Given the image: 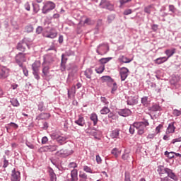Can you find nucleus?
<instances>
[{"instance_id":"obj_1","label":"nucleus","mask_w":181,"mask_h":181,"mask_svg":"<svg viewBox=\"0 0 181 181\" xmlns=\"http://www.w3.org/2000/svg\"><path fill=\"white\" fill-rule=\"evenodd\" d=\"M149 125V122L148 121L146 122H134L133 124V127L137 129V133L139 135H144L145 134V128Z\"/></svg>"},{"instance_id":"obj_2","label":"nucleus","mask_w":181,"mask_h":181,"mask_svg":"<svg viewBox=\"0 0 181 181\" xmlns=\"http://www.w3.org/2000/svg\"><path fill=\"white\" fill-rule=\"evenodd\" d=\"M56 8V4L52 1H46L44 3V6L42 8V12L44 15H46L50 11H53Z\"/></svg>"},{"instance_id":"obj_3","label":"nucleus","mask_w":181,"mask_h":181,"mask_svg":"<svg viewBox=\"0 0 181 181\" xmlns=\"http://www.w3.org/2000/svg\"><path fill=\"white\" fill-rule=\"evenodd\" d=\"M15 60L19 67H23V63L26 62V54L19 52L16 55Z\"/></svg>"},{"instance_id":"obj_4","label":"nucleus","mask_w":181,"mask_h":181,"mask_svg":"<svg viewBox=\"0 0 181 181\" xmlns=\"http://www.w3.org/2000/svg\"><path fill=\"white\" fill-rule=\"evenodd\" d=\"M110 50V47L107 44L100 45L97 48V53L100 56H104V54H107L108 51Z\"/></svg>"},{"instance_id":"obj_5","label":"nucleus","mask_w":181,"mask_h":181,"mask_svg":"<svg viewBox=\"0 0 181 181\" xmlns=\"http://www.w3.org/2000/svg\"><path fill=\"white\" fill-rule=\"evenodd\" d=\"M42 35L44 37H47L48 39H54L55 37H57V32L54 28L44 31Z\"/></svg>"},{"instance_id":"obj_6","label":"nucleus","mask_w":181,"mask_h":181,"mask_svg":"<svg viewBox=\"0 0 181 181\" xmlns=\"http://www.w3.org/2000/svg\"><path fill=\"white\" fill-rule=\"evenodd\" d=\"M52 139H56L57 142L59 144V145H63L66 142V137L63 136H60L58 134L54 133L51 135Z\"/></svg>"},{"instance_id":"obj_7","label":"nucleus","mask_w":181,"mask_h":181,"mask_svg":"<svg viewBox=\"0 0 181 181\" xmlns=\"http://www.w3.org/2000/svg\"><path fill=\"white\" fill-rule=\"evenodd\" d=\"M100 6H101V8L108 9V11H114V5L110 3L107 0H101Z\"/></svg>"},{"instance_id":"obj_8","label":"nucleus","mask_w":181,"mask_h":181,"mask_svg":"<svg viewBox=\"0 0 181 181\" xmlns=\"http://www.w3.org/2000/svg\"><path fill=\"white\" fill-rule=\"evenodd\" d=\"M128 73H129V70L127 68H120L119 74L122 81H125V80H127V77H128Z\"/></svg>"},{"instance_id":"obj_9","label":"nucleus","mask_w":181,"mask_h":181,"mask_svg":"<svg viewBox=\"0 0 181 181\" xmlns=\"http://www.w3.org/2000/svg\"><path fill=\"white\" fill-rule=\"evenodd\" d=\"M11 181H21V172L13 169L11 172Z\"/></svg>"},{"instance_id":"obj_10","label":"nucleus","mask_w":181,"mask_h":181,"mask_svg":"<svg viewBox=\"0 0 181 181\" xmlns=\"http://www.w3.org/2000/svg\"><path fill=\"white\" fill-rule=\"evenodd\" d=\"M50 65L42 64V77H47L50 74Z\"/></svg>"},{"instance_id":"obj_11","label":"nucleus","mask_w":181,"mask_h":181,"mask_svg":"<svg viewBox=\"0 0 181 181\" xmlns=\"http://www.w3.org/2000/svg\"><path fill=\"white\" fill-rule=\"evenodd\" d=\"M71 181H78V171L76 169L71 171Z\"/></svg>"},{"instance_id":"obj_12","label":"nucleus","mask_w":181,"mask_h":181,"mask_svg":"<svg viewBox=\"0 0 181 181\" xmlns=\"http://www.w3.org/2000/svg\"><path fill=\"white\" fill-rule=\"evenodd\" d=\"M53 63V57L50 55H45L44 56V62L42 64H45L47 66H50Z\"/></svg>"},{"instance_id":"obj_13","label":"nucleus","mask_w":181,"mask_h":181,"mask_svg":"<svg viewBox=\"0 0 181 181\" xmlns=\"http://www.w3.org/2000/svg\"><path fill=\"white\" fill-rule=\"evenodd\" d=\"M7 71L6 67L0 65V78H6L8 77Z\"/></svg>"},{"instance_id":"obj_14","label":"nucleus","mask_w":181,"mask_h":181,"mask_svg":"<svg viewBox=\"0 0 181 181\" xmlns=\"http://www.w3.org/2000/svg\"><path fill=\"white\" fill-rule=\"evenodd\" d=\"M166 173L168 177H170V179H173V180L177 181V176L175 175L173 170L168 168V170H166Z\"/></svg>"},{"instance_id":"obj_15","label":"nucleus","mask_w":181,"mask_h":181,"mask_svg":"<svg viewBox=\"0 0 181 181\" xmlns=\"http://www.w3.org/2000/svg\"><path fill=\"white\" fill-rule=\"evenodd\" d=\"M175 53H176V48H172L171 49H166L165 51V54H166V56H168V57H166V59H168V60L170 59V57H172V56H173V54H175Z\"/></svg>"},{"instance_id":"obj_16","label":"nucleus","mask_w":181,"mask_h":181,"mask_svg":"<svg viewBox=\"0 0 181 181\" xmlns=\"http://www.w3.org/2000/svg\"><path fill=\"white\" fill-rule=\"evenodd\" d=\"M75 124L79 125V127H84V125H86V120L84 117L79 116L78 119L75 121Z\"/></svg>"},{"instance_id":"obj_17","label":"nucleus","mask_w":181,"mask_h":181,"mask_svg":"<svg viewBox=\"0 0 181 181\" xmlns=\"http://www.w3.org/2000/svg\"><path fill=\"white\" fill-rule=\"evenodd\" d=\"M40 66H41L40 61H35L32 64L33 71H39V70L40 69Z\"/></svg>"},{"instance_id":"obj_18","label":"nucleus","mask_w":181,"mask_h":181,"mask_svg":"<svg viewBox=\"0 0 181 181\" xmlns=\"http://www.w3.org/2000/svg\"><path fill=\"white\" fill-rule=\"evenodd\" d=\"M152 11H156L153 4L148 5L144 8V12L148 15H151V12H152Z\"/></svg>"},{"instance_id":"obj_19","label":"nucleus","mask_w":181,"mask_h":181,"mask_svg":"<svg viewBox=\"0 0 181 181\" xmlns=\"http://www.w3.org/2000/svg\"><path fill=\"white\" fill-rule=\"evenodd\" d=\"M57 156H62V158H65L66 156H69L70 153H68L67 150L61 149L57 152Z\"/></svg>"},{"instance_id":"obj_20","label":"nucleus","mask_w":181,"mask_h":181,"mask_svg":"<svg viewBox=\"0 0 181 181\" xmlns=\"http://www.w3.org/2000/svg\"><path fill=\"white\" fill-rule=\"evenodd\" d=\"M175 129H176V127H175V122L170 123L167 128L166 134H173Z\"/></svg>"},{"instance_id":"obj_21","label":"nucleus","mask_w":181,"mask_h":181,"mask_svg":"<svg viewBox=\"0 0 181 181\" xmlns=\"http://www.w3.org/2000/svg\"><path fill=\"white\" fill-rule=\"evenodd\" d=\"M138 103V100L134 96L129 97V99L127 100L128 105H134V104Z\"/></svg>"},{"instance_id":"obj_22","label":"nucleus","mask_w":181,"mask_h":181,"mask_svg":"<svg viewBox=\"0 0 181 181\" xmlns=\"http://www.w3.org/2000/svg\"><path fill=\"white\" fill-rule=\"evenodd\" d=\"M119 115L122 117H128V115H131V110L129 109H124L119 112Z\"/></svg>"},{"instance_id":"obj_23","label":"nucleus","mask_w":181,"mask_h":181,"mask_svg":"<svg viewBox=\"0 0 181 181\" xmlns=\"http://www.w3.org/2000/svg\"><path fill=\"white\" fill-rule=\"evenodd\" d=\"M168 62V58H166V57H159L157 58L154 62L156 63V64H162L165 62Z\"/></svg>"},{"instance_id":"obj_24","label":"nucleus","mask_w":181,"mask_h":181,"mask_svg":"<svg viewBox=\"0 0 181 181\" xmlns=\"http://www.w3.org/2000/svg\"><path fill=\"white\" fill-rule=\"evenodd\" d=\"M119 62H121L122 63H131L132 62V59H130L129 58L122 55L118 59Z\"/></svg>"},{"instance_id":"obj_25","label":"nucleus","mask_w":181,"mask_h":181,"mask_svg":"<svg viewBox=\"0 0 181 181\" xmlns=\"http://www.w3.org/2000/svg\"><path fill=\"white\" fill-rule=\"evenodd\" d=\"M25 42L26 40H23V42L18 44L17 45L18 50H21V52H25V46L27 45Z\"/></svg>"},{"instance_id":"obj_26","label":"nucleus","mask_w":181,"mask_h":181,"mask_svg":"<svg viewBox=\"0 0 181 181\" xmlns=\"http://www.w3.org/2000/svg\"><path fill=\"white\" fill-rule=\"evenodd\" d=\"M90 119L93 122V125H97V122H98V117L97 116V114L92 113L90 115Z\"/></svg>"},{"instance_id":"obj_27","label":"nucleus","mask_w":181,"mask_h":181,"mask_svg":"<svg viewBox=\"0 0 181 181\" xmlns=\"http://www.w3.org/2000/svg\"><path fill=\"white\" fill-rule=\"evenodd\" d=\"M119 136V129H116L113 131H112L110 134V136L114 139L115 138H118Z\"/></svg>"},{"instance_id":"obj_28","label":"nucleus","mask_w":181,"mask_h":181,"mask_svg":"<svg viewBox=\"0 0 181 181\" xmlns=\"http://www.w3.org/2000/svg\"><path fill=\"white\" fill-rule=\"evenodd\" d=\"M105 70V66L104 64L99 65L98 67H96L95 71L98 74H101Z\"/></svg>"},{"instance_id":"obj_29","label":"nucleus","mask_w":181,"mask_h":181,"mask_svg":"<svg viewBox=\"0 0 181 181\" xmlns=\"http://www.w3.org/2000/svg\"><path fill=\"white\" fill-rule=\"evenodd\" d=\"M169 170V168H164L163 166H159L157 172H158L159 175L162 176V175H164V173H166V170Z\"/></svg>"},{"instance_id":"obj_30","label":"nucleus","mask_w":181,"mask_h":181,"mask_svg":"<svg viewBox=\"0 0 181 181\" xmlns=\"http://www.w3.org/2000/svg\"><path fill=\"white\" fill-rule=\"evenodd\" d=\"M76 94V86L71 88V90H68V97L70 98L71 95H74Z\"/></svg>"},{"instance_id":"obj_31","label":"nucleus","mask_w":181,"mask_h":181,"mask_svg":"<svg viewBox=\"0 0 181 181\" xmlns=\"http://www.w3.org/2000/svg\"><path fill=\"white\" fill-rule=\"evenodd\" d=\"M79 177H80L79 181H87V179H88L87 174L83 172H80Z\"/></svg>"},{"instance_id":"obj_32","label":"nucleus","mask_w":181,"mask_h":181,"mask_svg":"<svg viewBox=\"0 0 181 181\" xmlns=\"http://www.w3.org/2000/svg\"><path fill=\"white\" fill-rule=\"evenodd\" d=\"M112 155H114V156H115V158H118V156H119V155H121V152L119 151H118V148H115L112 150L111 151Z\"/></svg>"},{"instance_id":"obj_33","label":"nucleus","mask_w":181,"mask_h":181,"mask_svg":"<svg viewBox=\"0 0 181 181\" xmlns=\"http://www.w3.org/2000/svg\"><path fill=\"white\" fill-rule=\"evenodd\" d=\"M110 60H112V57H107V58H102L100 59V62L101 63V64H105L107 63H108V62H110Z\"/></svg>"},{"instance_id":"obj_34","label":"nucleus","mask_w":181,"mask_h":181,"mask_svg":"<svg viewBox=\"0 0 181 181\" xmlns=\"http://www.w3.org/2000/svg\"><path fill=\"white\" fill-rule=\"evenodd\" d=\"M164 155H165V156H167V158H169V159H172L173 158H175V152L171 151H165L164 153Z\"/></svg>"},{"instance_id":"obj_35","label":"nucleus","mask_w":181,"mask_h":181,"mask_svg":"<svg viewBox=\"0 0 181 181\" xmlns=\"http://www.w3.org/2000/svg\"><path fill=\"white\" fill-rule=\"evenodd\" d=\"M49 177H50V181H57V180L56 174L53 171L49 172Z\"/></svg>"},{"instance_id":"obj_36","label":"nucleus","mask_w":181,"mask_h":181,"mask_svg":"<svg viewBox=\"0 0 181 181\" xmlns=\"http://www.w3.org/2000/svg\"><path fill=\"white\" fill-rule=\"evenodd\" d=\"M47 152H54L57 150V146H47Z\"/></svg>"},{"instance_id":"obj_37","label":"nucleus","mask_w":181,"mask_h":181,"mask_svg":"<svg viewBox=\"0 0 181 181\" xmlns=\"http://www.w3.org/2000/svg\"><path fill=\"white\" fill-rule=\"evenodd\" d=\"M38 110H39V111H45V110H46V107H45V103H43V102L39 103Z\"/></svg>"},{"instance_id":"obj_38","label":"nucleus","mask_w":181,"mask_h":181,"mask_svg":"<svg viewBox=\"0 0 181 181\" xmlns=\"http://www.w3.org/2000/svg\"><path fill=\"white\" fill-rule=\"evenodd\" d=\"M108 112H110V109L107 107H103L100 110V114H102L103 115H105L106 114H108Z\"/></svg>"},{"instance_id":"obj_39","label":"nucleus","mask_w":181,"mask_h":181,"mask_svg":"<svg viewBox=\"0 0 181 181\" xmlns=\"http://www.w3.org/2000/svg\"><path fill=\"white\" fill-rule=\"evenodd\" d=\"M83 170L84 172H86V173H93V170L91 169V168L87 165L83 166Z\"/></svg>"},{"instance_id":"obj_40","label":"nucleus","mask_w":181,"mask_h":181,"mask_svg":"<svg viewBox=\"0 0 181 181\" xmlns=\"http://www.w3.org/2000/svg\"><path fill=\"white\" fill-rule=\"evenodd\" d=\"M11 103L13 107H19V102L16 99H12Z\"/></svg>"},{"instance_id":"obj_41","label":"nucleus","mask_w":181,"mask_h":181,"mask_svg":"<svg viewBox=\"0 0 181 181\" xmlns=\"http://www.w3.org/2000/svg\"><path fill=\"white\" fill-rule=\"evenodd\" d=\"M173 114L174 117H180V115H181V110L175 109L173 112Z\"/></svg>"},{"instance_id":"obj_42","label":"nucleus","mask_w":181,"mask_h":181,"mask_svg":"<svg viewBox=\"0 0 181 181\" xmlns=\"http://www.w3.org/2000/svg\"><path fill=\"white\" fill-rule=\"evenodd\" d=\"M85 76L87 78H91V70L87 69L85 71Z\"/></svg>"},{"instance_id":"obj_43","label":"nucleus","mask_w":181,"mask_h":181,"mask_svg":"<svg viewBox=\"0 0 181 181\" xmlns=\"http://www.w3.org/2000/svg\"><path fill=\"white\" fill-rule=\"evenodd\" d=\"M25 30L28 33H30L31 32H33V26L32 25H27L25 27Z\"/></svg>"},{"instance_id":"obj_44","label":"nucleus","mask_w":181,"mask_h":181,"mask_svg":"<svg viewBox=\"0 0 181 181\" xmlns=\"http://www.w3.org/2000/svg\"><path fill=\"white\" fill-rule=\"evenodd\" d=\"M152 111H160V107L158 105H154L151 107Z\"/></svg>"},{"instance_id":"obj_45","label":"nucleus","mask_w":181,"mask_h":181,"mask_svg":"<svg viewBox=\"0 0 181 181\" xmlns=\"http://www.w3.org/2000/svg\"><path fill=\"white\" fill-rule=\"evenodd\" d=\"M38 152H40V153L43 152H47V146L40 148Z\"/></svg>"},{"instance_id":"obj_46","label":"nucleus","mask_w":181,"mask_h":181,"mask_svg":"<svg viewBox=\"0 0 181 181\" xmlns=\"http://www.w3.org/2000/svg\"><path fill=\"white\" fill-rule=\"evenodd\" d=\"M117 88H118V86H117V83H113V86L112 88V94H114V93L117 91Z\"/></svg>"},{"instance_id":"obj_47","label":"nucleus","mask_w":181,"mask_h":181,"mask_svg":"<svg viewBox=\"0 0 181 181\" xmlns=\"http://www.w3.org/2000/svg\"><path fill=\"white\" fill-rule=\"evenodd\" d=\"M43 32V28L42 26H38L36 29V33L37 35H40Z\"/></svg>"},{"instance_id":"obj_48","label":"nucleus","mask_w":181,"mask_h":181,"mask_svg":"<svg viewBox=\"0 0 181 181\" xmlns=\"http://www.w3.org/2000/svg\"><path fill=\"white\" fill-rule=\"evenodd\" d=\"M176 142L180 143V146L181 147V138L173 139V141H171V144H176Z\"/></svg>"},{"instance_id":"obj_49","label":"nucleus","mask_w":181,"mask_h":181,"mask_svg":"<svg viewBox=\"0 0 181 181\" xmlns=\"http://www.w3.org/2000/svg\"><path fill=\"white\" fill-rule=\"evenodd\" d=\"M96 162L98 163V165L101 164L103 162V160L101 159V157L100 155H96Z\"/></svg>"},{"instance_id":"obj_50","label":"nucleus","mask_w":181,"mask_h":181,"mask_svg":"<svg viewBox=\"0 0 181 181\" xmlns=\"http://www.w3.org/2000/svg\"><path fill=\"white\" fill-rule=\"evenodd\" d=\"M8 125L14 128V129H18V128H19V126H18V124H16V123L14 122H11L10 124H8Z\"/></svg>"},{"instance_id":"obj_51","label":"nucleus","mask_w":181,"mask_h":181,"mask_svg":"<svg viewBox=\"0 0 181 181\" xmlns=\"http://www.w3.org/2000/svg\"><path fill=\"white\" fill-rule=\"evenodd\" d=\"M148 103V97H144L141 98V103L144 104V105H146Z\"/></svg>"},{"instance_id":"obj_52","label":"nucleus","mask_w":181,"mask_h":181,"mask_svg":"<svg viewBox=\"0 0 181 181\" xmlns=\"http://www.w3.org/2000/svg\"><path fill=\"white\" fill-rule=\"evenodd\" d=\"M162 128H163V124H159V125L156 128V131L157 134H159V132H160V130L162 129Z\"/></svg>"},{"instance_id":"obj_53","label":"nucleus","mask_w":181,"mask_h":181,"mask_svg":"<svg viewBox=\"0 0 181 181\" xmlns=\"http://www.w3.org/2000/svg\"><path fill=\"white\" fill-rule=\"evenodd\" d=\"M33 74L35 76L36 80H39V78H40V76H39V71H33Z\"/></svg>"},{"instance_id":"obj_54","label":"nucleus","mask_w":181,"mask_h":181,"mask_svg":"<svg viewBox=\"0 0 181 181\" xmlns=\"http://www.w3.org/2000/svg\"><path fill=\"white\" fill-rule=\"evenodd\" d=\"M21 69L23 71L24 75L28 76V75L29 74V72L28 71V69H26V67L23 66V67H21Z\"/></svg>"},{"instance_id":"obj_55","label":"nucleus","mask_w":181,"mask_h":181,"mask_svg":"<svg viewBox=\"0 0 181 181\" xmlns=\"http://www.w3.org/2000/svg\"><path fill=\"white\" fill-rule=\"evenodd\" d=\"M129 158V154H128L127 153H125L122 156V158L124 159V160H127V159H128Z\"/></svg>"},{"instance_id":"obj_56","label":"nucleus","mask_w":181,"mask_h":181,"mask_svg":"<svg viewBox=\"0 0 181 181\" xmlns=\"http://www.w3.org/2000/svg\"><path fill=\"white\" fill-rule=\"evenodd\" d=\"M24 8L25 9H26V11H30V4H29L28 2L25 3L24 5Z\"/></svg>"},{"instance_id":"obj_57","label":"nucleus","mask_w":181,"mask_h":181,"mask_svg":"<svg viewBox=\"0 0 181 181\" xmlns=\"http://www.w3.org/2000/svg\"><path fill=\"white\" fill-rule=\"evenodd\" d=\"M69 168H77V163L72 162L69 164Z\"/></svg>"},{"instance_id":"obj_58","label":"nucleus","mask_w":181,"mask_h":181,"mask_svg":"<svg viewBox=\"0 0 181 181\" xmlns=\"http://www.w3.org/2000/svg\"><path fill=\"white\" fill-rule=\"evenodd\" d=\"M33 12L37 13L39 12V6L33 5Z\"/></svg>"},{"instance_id":"obj_59","label":"nucleus","mask_w":181,"mask_h":181,"mask_svg":"<svg viewBox=\"0 0 181 181\" xmlns=\"http://www.w3.org/2000/svg\"><path fill=\"white\" fill-rule=\"evenodd\" d=\"M123 13L124 15H131V13H132V10L131 9L125 10Z\"/></svg>"},{"instance_id":"obj_60","label":"nucleus","mask_w":181,"mask_h":181,"mask_svg":"<svg viewBox=\"0 0 181 181\" xmlns=\"http://www.w3.org/2000/svg\"><path fill=\"white\" fill-rule=\"evenodd\" d=\"M84 25H91V19L90 18H86L85 21H84Z\"/></svg>"},{"instance_id":"obj_61","label":"nucleus","mask_w":181,"mask_h":181,"mask_svg":"<svg viewBox=\"0 0 181 181\" xmlns=\"http://www.w3.org/2000/svg\"><path fill=\"white\" fill-rule=\"evenodd\" d=\"M8 165H9V162L8 161V160L4 159L3 168H8Z\"/></svg>"},{"instance_id":"obj_62","label":"nucleus","mask_w":181,"mask_h":181,"mask_svg":"<svg viewBox=\"0 0 181 181\" xmlns=\"http://www.w3.org/2000/svg\"><path fill=\"white\" fill-rule=\"evenodd\" d=\"M135 127H134V126H131L129 128V132L132 134H134L135 133Z\"/></svg>"},{"instance_id":"obj_63","label":"nucleus","mask_w":181,"mask_h":181,"mask_svg":"<svg viewBox=\"0 0 181 181\" xmlns=\"http://www.w3.org/2000/svg\"><path fill=\"white\" fill-rule=\"evenodd\" d=\"M100 100L102 103H104L105 104H108V100H107V98H105V97H101Z\"/></svg>"},{"instance_id":"obj_64","label":"nucleus","mask_w":181,"mask_h":181,"mask_svg":"<svg viewBox=\"0 0 181 181\" xmlns=\"http://www.w3.org/2000/svg\"><path fill=\"white\" fill-rule=\"evenodd\" d=\"M175 6L173 5H170L169 6V11H170V12L175 13Z\"/></svg>"}]
</instances>
